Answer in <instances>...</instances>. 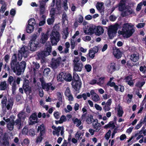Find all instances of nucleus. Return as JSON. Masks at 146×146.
<instances>
[{"label": "nucleus", "mask_w": 146, "mask_h": 146, "mask_svg": "<svg viewBox=\"0 0 146 146\" xmlns=\"http://www.w3.org/2000/svg\"><path fill=\"white\" fill-rule=\"evenodd\" d=\"M95 53L92 50L90 49L89 50V52L88 54V55L89 56V57L92 59H93L95 56Z\"/></svg>", "instance_id": "ea45409f"}, {"label": "nucleus", "mask_w": 146, "mask_h": 146, "mask_svg": "<svg viewBox=\"0 0 146 146\" xmlns=\"http://www.w3.org/2000/svg\"><path fill=\"white\" fill-rule=\"evenodd\" d=\"M119 27L120 25L117 23L109 26L108 29V33L110 39L112 38L115 36Z\"/></svg>", "instance_id": "423d86ee"}, {"label": "nucleus", "mask_w": 146, "mask_h": 146, "mask_svg": "<svg viewBox=\"0 0 146 146\" xmlns=\"http://www.w3.org/2000/svg\"><path fill=\"white\" fill-rule=\"evenodd\" d=\"M145 82H138L136 84V86L139 87H141L144 85Z\"/></svg>", "instance_id": "13d9d810"}, {"label": "nucleus", "mask_w": 146, "mask_h": 146, "mask_svg": "<svg viewBox=\"0 0 146 146\" xmlns=\"http://www.w3.org/2000/svg\"><path fill=\"white\" fill-rule=\"evenodd\" d=\"M86 31H85L84 32L86 33L89 34L90 33V34H93L94 33L95 34V27H89L88 29V32H86Z\"/></svg>", "instance_id": "2f4dec72"}, {"label": "nucleus", "mask_w": 146, "mask_h": 146, "mask_svg": "<svg viewBox=\"0 0 146 146\" xmlns=\"http://www.w3.org/2000/svg\"><path fill=\"white\" fill-rule=\"evenodd\" d=\"M93 120V116L90 115L88 116V117L86 119V122L87 123L89 124H91Z\"/></svg>", "instance_id": "a19ab883"}, {"label": "nucleus", "mask_w": 146, "mask_h": 146, "mask_svg": "<svg viewBox=\"0 0 146 146\" xmlns=\"http://www.w3.org/2000/svg\"><path fill=\"white\" fill-rule=\"evenodd\" d=\"M60 120L61 123H62L66 121V117L65 115H62L60 117Z\"/></svg>", "instance_id": "6e6d98bb"}, {"label": "nucleus", "mask_w": 146, "mask_h": 146, "mask_svg": "<svg viewBox=\"0 0 146 146\" xmlns=\"http://www.w3.org/2000/svg\"><path fill=\"white\" fill-rule=\"evenodd\" d=\"M18 118L22 120H24L26 117V113L23 111H21L17 114Z\"/></svg>", "instance_id": "393cba45"}, {"label": "nucleus", "mask_w": 146, "mask_h": 146, "mask_svg": "<svg viewBox=\"0 0 146 146\" xmlns=\"http://www.w3.org/2000/svg\"><path fill=\"white\" fill-rule=\"evenodd\" d=\"M105 78L104 77H101L98 80V82H97V84L100 86H102L104 82V80Z\"/></svg>", "instance_id": "f704fd0d"}, {"label": "nucleus", "mask_w": 146, "mask_h": 146, "mask_svg": "<svg viewBox=\"0 0 146 146\" xmlns=\"http://www.w3.org/2000/svg\"><path fill=\"white\" fill-rule=\"evenodd\" d=\"M126 1L125 0H121L119 4V9L120 11H122L125 9Z\"/></svg>", "instance_id": "a878e982"}, {"label": "nucleus", "mask_w": 146, "mask_h": 146, "mask_svg": "<svg viewBox=\"0 0 146 146\" xmlns=\"http://www.w3.org/2000/svg\"><path fill=\"white\" fill-rule=\"evenodd\" d=\"M72 85L74 89H77L78 87H80L81 85L80 81H76L73 80Z\"/></svg>", "instance_id": "4be33fe9"}, {"label": "nucleus", "mask_w": 146, "mask_h": 146, "mask_svg": "<svg viewBox=\"0 0 146 146\" xmlns=\"http://www.w3.org/2000/svg\"><path fill=\"white\" fill-rule=\"evenodd\" d=\"M103 28L100 26H98L95 27V34L97 36H100L104 33Z\"/></svg>", "instance_id": "dca6fc26"}, {"label": "nucleus", "mask_w": 146, "mask_h": 146, "mask_svg": "<svg viewBox=\"0 0 146 146\" xmlns=\"http://www.w3.org/2000/svg\"><path fill=\"white\" fill-rule=\"evenodd\" d=\"M46 18V15H43L42 16L41 19L42 20V21H40L39 23V26H42L45 23V20Z\"/></svg>", "instance_id": "58836bf2"}, {"label": "nucleus", "mask_w": 146, "mask_h": 146, "mask_svg": "<svg viewBox=\"0 0 146 146\" xmlns=\"http://www.w3.org/2000/svg\"><path fill=\"white\" fill-rule=\"evenodd\" d=\"M115 66V63L114 62L111 63L108 67L109 70V72L111 73L114 71L116 69Z\"/></svg>", "instance_id": "b1692460"}, {"label": "nucleus", "mask_w": 146, "mask_h": 146, "mask_svg": "<svg viewBox=\"0 0 146 146\" xmlns=\"http://www.w3.org/2000/svg\"><path fill=\"white\" fill-rule=\"evenodd\" d=\"M80 58L78 57H75L73 60L74 70L75 71H81L83 67V64L79 62Z\"/></svg>", "instance_id": "0eeeda50"}, {"label": "nucleus", "mask_w": 146, "mask_h": 146, "mask_svg": "<svg viewBox=\"0 0 146 146\" xmlns=\"http://www.w3.org/2000/svg\"><path fill=\"white\" fill-rule=\"evenodd\" d=\"M72 121L74 124L76 125L77 127H79V129L81 130L83 129V126L82 124V122L80 119L77 118H74L72 119Z\"/></svg>", "instance_id": "4468645a"}, {"label": "nucleus", "mask_w": 146, "mask_h": 146, "mask_svg": "<svg viewBox=\"0 0 146 146\" xmlns=\"http://www.w3.org/2000/svg\"><path fill=\"white\" fill-rule=\"evenodd\" d=\"M145 25V23H139L137 26V27L138 28H141L143 27Z\"/></svg>", "instance_id": "0e129e2a"}, {"label": "nucleus", "mask_w": 146, "mask_h": 146, "mask_svg": "<svg viewBox=\"0 0 146 146\" xmlns=\"http://www.w3.org/2000/svg\"><path fill=\"white\" fill-rule=\"evenodd\" d=\"M54 21V17L52 16L51 18L48 19L47 20V22L48 24L49 25H50L52 24Z\"/></svg>", "instance_id": "c03bdc74"}, {"label": "nucleus", "mask_w": 146, "mask_h": 146, "mask_svg": "<svg viewBox=\"0 0 146 146\" xmlns=\"http://www.w3.org/2000/svg\"><path fill=\"white\" fill-rule=\"evenodd\" d=\"M50 40L52 46L56 45L60 40V35L58 31L53 30L50 35Z\"/></svg>", "instance_id": "20e7f679"}, {"label": "nucleus", "mask_w": 146, "mask_h": 146, "mask_svg": "<svg viewBox=\"0 0 146 146\" xmlns=\"http://www.w3.org/2000/svg\"><path fill=\"white\" fill-rule=\"evenodd\" d=\"M104 3L102 2H98L96 5L97 9L102 15H104Z\"/></svg>", "instance_id": "f8f14e48"}, {"label": "nucleus", "mask_w": 146, "mask_h": 146, "mask_svg": "<svg viewBox=\"0 0 146 146\" xmlns=\"http://www.w3.org/2000/svg\"><path fill=\"white\" fill-rule=\"evenodd\" d=\"M3 141L2 142V145L3 146H9V142L6 140H3Z\"/></svg>", "instance_id": "4d7b16f0"}, {"label": "nucleus", "mask_w": 146, "mask_h": 146, "mask_svg": "<svg viewBox=\"0 0 146 146\" xmlns=\"http://www.w3.org/2000/svg\"><path fill=\"white\" fill-rule=\"evenodd\" d=\"M113 54L114 56L117 58L119 59L121 56V52L117 48H115L113 49Z\"/></svg>", "instance_id": "6ab92c4d"}, {"label": "nucleus", "mask_w": 146, "mask_h": 146, "mask_svg": "<svg viewBox=\"0 0 146 146\" xmlns=\"http://www.w3.org/2000/svg\"><path fill=\"white\" fill-rule=\"evenodd\" d=\"M73 78V80L76 81H80L79 77L78 74L76 73H74V74Z\"/></svg>", "instance_id": "49530a36"}, {"label": "nucleus", "mask_w": 146, "mask_h": 146, "mask_svg": "<svg viewBox=\"0 0 146 146\" xmlns=\"http://www.w3.org/2000/svg\"><path fill=\"white\" fill-rule=\"evenodd\" d=\"M29 125H33L39 122L38 120L37 114L36 113H33L30 116L29 118Z\"/></svg>", "instance_id": "9d476101"}, {"label": "nucleus", "mask_w": 146, "mask_h": 146, "mask_svg": "<svg viewBox=\"0 0 146 146\" xmlns=\"http://www.w3.org/2000/svg\"><path fill=\"white\" fill-rule=\"evenodd\" d=\"M10 64L12 69L14 73L17 72L18 75L23 72L26 67V62L25 61H22L20 63L17 62L16 54H14L12 56Z\"/></svg>", "instance_id": "f03ea898"}, {"label": "nucleus", "mask_w": 146, "mask_h": 146, "mask_svg": "<svg viewBox=\"0 0 146 146\" xmlns=\"http://www.w3.org/2000/svg\"><path fill=\"white\" fill-rule=\"evenodd\" d=\"M37 56L39 59H42L44 62H45L46 61V50L44 49L43 51H41L40 52H38L37 53Z\"/></svg>", "instance_id": "f3484780"}, {"label": "nucleus", "mask_w": 146, "mask_h": 146, "mask_svg": "<svg viewBox=\"0 0 146 146\" xmlns=\"http://www.w3.org/2000/svg\"><path fill=\"white\" fill-rule=\"evenodd\" d=\"M68 32H67V30H66L64 31L63 33V37L64 39H66L67 38L68 35Z\"/></svg>", "instance_id": "680f3d73"}, {"label": "nucleus", "mask_w": 146, "mask_h": 146, "mask_svg": "<svg viewBox=\"0 0 146 146\" xmlns=\"http://www.w3.org/2000/svg\"><path fill=\"white\" fill-rule=\"evenodd\" d=\"M55 88L50 83L46 84V91H48L50 90H53Z\"/></svg>", "instance_id": "e433bc0d"}, {"label": "nucleus", "mask_w": 146, "mask_h": 146, "mask_svg": "<svg viewBox=\"0 0 146 146\" xmlns=\"http://www.w3.org/2000/svg\"><path fill=\"white\" fill-rule=\"evenodd\" d=\"M140 71L143 73H146V67L145 66H141L139 68Z\"/></svg>", "instance_id": "3c124183"}, {"label": "nucleus", "mask_w": 146, "mask_h": 146, "mask_svg": "<svg viewBox=\"0 0 146 146\" xmlns=\"http://www.w3.org/2000/svg\"><path fill=\"white\" fill-rule=\"evenodd\" d=\"M52 47L50 45H49L46 48V56L50 54L51 52Z\"/></svg>", "instance_id": "79ce46f5"}, {"label": "nucleus", "mask_w": 146, "mask_h": 146, "mask_svg": "<svg viewBox=\"0 0 146 146\" xmlns=\"http://www.w3.org/2000/svg\"><path fill=\"white\" fill-rule=\"evenodd\" d=\"M60 113L58 112H55L54 113V115L56 119H58L60 117Z\"/></svg>", "instance_id": "bf43d9fd"}, {"label": "nucleus", "mask_w": 146, "mask_h": 146, "mask_svg": "<svg viewBox=\"0 0 146 146\" xmlns=\"http://www.w3.org/2000/svg\"><path fill=\"white\" fill-rule=\"evenodd\" d=\"M8 102L9 103L6 106V108L8 110L10 109L11 110L13 104V100H11L9 101H8Z\"/></svg>", "instance_id": "473e14b6"}, {"label": "nucleus", "mask_w": 146, "mask_h": 146, "mask_svg": "<svg viewBox=\"0 0 146 146\" xmlns=\"http://www.w3.org/2000/svg\"><path fill=\"white\" fill-rule=\"evenodd\" d=\"M40 2V15H43L45 13V7L46 4V0H41Z\"/></svg>", "instance_id": "9b49d317"}, {"label": "nucleus", "mask_w": 146, "mask_h": 146, "mask_svg": "<svg viewBox=\"0 0 146 146\" xmlns=\"http://www.w3.org/2000/svg\"><path fill=\"white\" fill-rule=\"evenodd\" d=\"M14 125V120L13 119L7 124V127L9 130L11 131L13 129Z\"/></svg>", "instance_id": "bb28decb"}, {"label": "nucleus", "mask_w": 146, "mask_h": 146, "mask_svg": "<svg viewBox=\"0 0 146 146\" xmlns=\"http://www.w3.org/2000/svg\"><path fill=\"white\" fill-rule=\"evenodd\" d=\"M111 131L110 130H109L106 134L105 136V138L107 140H108L109 139L111 135Z\"/></svg>", "instance_id": "864d4df0"}, {"label": "nucleus", "mask_w": 146, "mask_h": 146, "mask_svg": "<svg viewBox=\"0 0 146 146\" xmlns=\"http://www.w3.org/2000/svg\"><path fill=\"white\" fill-rule=\"evenodd\" d=\"M34 29V26L28 24L26 27V31L28 33H30L33 32Z\"/></svg>", "instance_id": "cd10ccee"}, {"label": "nucleus", "mask_w": 146, "mask_h": 146, "mask_svg": "<svg viewBox=\"0 0 146 146\" xmlns=\"http://www.w3.org/2000/svg\"><path fill=\"white\" fill-rule=\"evenodd\" d=\"M7 98L5 96L3 97L1 102V104H2V107L3 108H5L7 102Z\"/></svg>", "instance_id": "c9c22d12"}, {"label": "nucleus", "mask_w": 146, "mask_h": 146, "mask_svg": "<svg viewBox=\"0 0 146 146\" xmlns=\"http://www.w3.org/2000/svg\"><path fill=\"white\" fill-rule=\"evenodd\" d=\"M7 88L6 82L4 81L1 82L0 83V90H5Z\"/></svg>", "instance_id": "c85d7f7f"}, {"label": "nucleus", "mask_w": 146, "mask_h": 146, "mask_svg": "<svg viewBox=\"0 0 146 146\" xmlns=\"http://www.w3.org/2000/svg\"><path fill=\"white\" fill-rule=\"evenodd\" d=\"M133 26L130 24L125 23L123 24L121 31L119 30L118 33L122 35L124 38H128L131 36L135 32Z\"/></svg>", "instance_id": "7ed1b4c3"}, {"label": "nucleus", "mask_w": 146, "mask_h": 146, "mask_svg": "<svg viewBox=\"0 0 146 146\" xmlns=\"http://www.w3.org/2000/svg\"><path fill=\"white\" fill-rule=\"evenodd\" d=\"M65 73L61 72L59 74L57 77V79L59 82H62L64 80Z\"/></svg>", "instance_id": "7c9ffc66"}, {"label": "nucleus", "mask_w": 146, "mask_h": 146, "mask_svg": "<svg viewBox=\"0 0 146 146\" xmlns=\"http://www.w3.org/2000/svg\"><path fill=\"white\" fill-rule=\"evenodd\" d=\"M65 95L68 97V100L69 101H72L73 99V97L70 93V89L69 88H67L65 92Z\"/></svg>", "instance_id": "aec40b11"}, {"label": "nucleus", "mask_w": 146, "mask_h": 146, "mask_svg": "<svg viewBox=\"0 0 146 146\" xmlns=\"http://www.w3.org/2000/svg\"><path fill=\"white\" fill-rule=\"evenodd\" d=\"M46 43V33H42L41 35V38L40 41H30L28 46L23 45L19 50L18 54V59L21 60L23 56L27 58L29 56L30 51H35L37 48L41 47L42 44Z\"/></svg>", "instance_id": "f257e3e1"}, {"label": "nucleus", "mask_w": 146, "mask_h": 146, "mask_svg": "<svg viewBox=\"0 0 146 146\" xmlns=\"http://www.w3.org/2000/svg\"><path fill=\"white\" fill-rule=\"evenodd\" d=\"M6 6L7 5L6 4L5 2H4L1 7V11L3 13H4L6 9Z\"/></svg>", "instance_id": "de8ad7c7"}, {"label": "nucleus", "mask_w": 146, "mask_h": 146, "mask_svg": "<svg viewBox=\"0 0 146 146\" xmlns=\"http://www.w3.org/2000/svg\"><path fill=\"white\" fill-rule=\"evenodd\" d=\"M46 128L44 124L39 126L37 128V132L40 133L36 138V144L40 143L43 139L45 133Z\"/></svg>", "instance_id": "39448f33"}, {"label": "nucleus", "mask_w": 146, "mask_h": 146, "mask_svg": "<svg viewBox=\"0 0 146 146\" xmlns=\"http://www.w3.org/2000/svg\"><path fill=\"white\" fill-rule=\"evenodd\" d=\"M22 87L26 94H30L32 93V88L30 86V82L28 80L26 79L24 80Z\"/></svg>", "instance_id": "6e6552de"}, {"label": "nucleus", "mask_w": 146, "mask_h": 146, "mask_svg": "<svg viewBox=\"0 0 146 146\" xmlns=\"http://www.w3.org/2000/svg\"><path fill=\"white\" fill-rule=\"evenodd\" d=\"M57 98L59 101H61V102L62 101V95L60 92H58L57 93Z\"/></svg>", "instance_id": "8fccbe9b"}, {"label": "nucleus", "mask_w": 146, "mask_h": 146, "mask_svg": "<svg viewBox=\"0 0 146 146\" xmlns=\"http://www.w3.org/2000/svg\"><path fill=\"white\" fill-rule=\"evenodd\" d=\"M94 107L97 110L101 111L102 110V108L97 104H95Z\"/></svg>", "instance_id": "774afa93"}, {"label": "nucleus", "mask_w": 146, "mask_h": 146, "mask_svg": "<svg viewBox=\"0 0 146 146\" xmlns=\"http://www.w3.org/2000/svg\"><path fill=\"white\" fill-rule=\"evenodd\" d=\"M63 7L64 8V9L65 10H66L68 9V7L67 6V0H63Z\"/></svg>", "instance_id": "5fc2aeb1"}, {"label": "nucleus", "mask_w": 146, "mask_h": 146, "mask_svg": "<svg viewBox=\"0 0 146 146\" xmlns=\"http://www.w3.org/2000/svg\"><path fill=\"white\" fill-rule=\"evenodd\" d=\"M115 127L114 123L113 122H110L107 125H106L104 127L105 128H107L108 127L111 128L113 129Z\"/></svg>", "instance_id": "4c0bfd02"}, {"label": "nucleus", "mask_w": 146, "mask_h": 146, "mask_svg": "<svg viewBox=\"0 0 146 146\" xmlns=\"http://www.w3.org/2000/svg\"><path fill=\"white\" fill-rule=\"evenodd\" d=\"M28 134L29 135L33 136L35 134V131L33 129H30L28 132Z\"/></svg>", "instance_id": "09e8293b"}, {"label": "nucleus", "mask_w": 146, "mask_h": 146, "mask_svg": "<svg viewBox=\"0 0 146 146\" xmlns=\"http://www.w3.org/2000/svg\"><path fill=\"white\" fill-rule=\"evenodd\" d=\"M64 80L67 81H70L72 80V76L70 74H65Z\"/></svg>", "instance_id": "72a5a7b5"}, {"label": "nucleus", "mask_w": 146, "mask_h": 146, "mask_svg": "<svg viewBox=\"0 0 146 146\" xmlns=\"http://www.w3.org/2000/svg\"><path fill=\"white\" fill-rule=\"evenodd\" d=\"M122 13V15L123 17H125L131 14H135V13L133 10L131 8L126 9H124Z\"/></svg>", "instance_id": "2eb2a0df"}, {"label": "nucleus", "mask_w": 146, "mask_h": 146, "mask_svg": "<svg viewBox=\"0 0 146 146\" xmlns=\"http://www.w3.org/2000/svg\"><path fill=\"white\" fill-rule=\"evenodd\" d=\"M52 129L54 130L52 131V134L54 135H56L58 137L60 135V132L62 136H63L64 132V128L63 126H58L56 127L54 125L52 127Z\"/></svg>", "instance_id": "1a4fd4ad"}, {"label": "nucleus", "mask_w": 146, "mask_h": 146, "mask_svg": "<svg viewBox=\"0 0 146 146\" xmlns=\"http://www.w3.org/2000/svg\"><path fill=\"white\" fill-rule=\"evenodd\" d=\"M117 115L119 117H121L122 116L123 111L122 108L119 105H118L117 108Z\"/></svg>", "instance_id": "c756f323"}, {"label": "nucleus", "mask_w": 146, "mask_h": 146, "mask_svg": "<svg viewBox=\"0 0 146 146\" xmlns=\"http://www.w3.org/2000/svg\"><path fill=\"white\" fill-rule=\"evenodd\" d=\"M139 54L137 53H134L131 55L130 59L133 62L138 61L139 58Z\"/></svg>", "instance_id": "412c9836"}, {"label": "nucleus", "mask_w": 146, "mask_h": 146, "mask_svg": "<svg viewBox=\"0 0 146 146\" xmlns=\"http://www.w3.org/2000/svg\"><path fill=\"white\" fill-rule=\"evenodd\" d=\"M92 126L95 132L99 131L101 127L100 124L98 122V120L97 119H95L93 120Z\"/></svg>", "instance_id": "ddd939ff"}, {"label": "nucleus", "mask_w": 146, "mask_h": 146, "mask_svg": "<svg viewBox=\"0 0 146 146\" xmlns=\"http://www.w3.org/2000/svg\"><path fill=\"white\" fill-rule=\"evenodd\" d=\"M91 50H92V51L94 52L95 53H97L98 51L99 47L98 46H95L93 48H91Z\"/></svg>", "instance_id": "052dcab7"}, {"label": "nucleus", "mask_w": 146, "mask_h": 146, "mask_svg": "<svg viewBox=\"0 0 146 146\" xmlns=\"http://www.w3.org/2000/svg\"><path fill=\"white\" fill-rule=\"evenodd\" d=\"M116 18L115 16L113 15H111L109 17L110 21H114L116 20Z\"/></svg>", "instance_id": "69168bd1"}, {"label": "nucleus", "mask_w": 146, "mask_h": 146, "mask_svg": "<svg viewBox=\"0 0 146 146\" xmlns=\"http://www.w3.org/2000/svg\"><path fill=\"white\" fill-rule=\"evenodd\" d=\"M143 5L142 2H141L138 4L137 8L136 10L137 11H139L141 9V6Z\"/></svg>", "instance_id": "e2e57ef3"}, {"label": "nucleus", "mask_w": 146, "mask_h": 146, "mask_svg": "<svg viewBox=\"0 0 146 146\" xmlns=\"http://www.w3.org/2000/svg\"><path fill=\"white\" fill-rule=\"evenodd\" d=\"M28 22V24L33 25L34 26L35 24V19L33 18L30 19Z\"/></svg>", "instance_id": "37998d69"}, {"label": "nucleus", "mask_w": 146, "mask_h": 146, "mask_svg": "<svg viewBox=\"0 0 146 146\" xmlns=\"http://www.w3.org/2000/svg\"><path fill=\"white\" fill-rule=\"evenodd\" d=\"M40 80L41 83V86L42 88L44 89L46 88V82L44 81L43 78H40Z\"/></svg>", "instance_id": "a18cd8bd"}, {"label": "nucleus", "mask_w": 146, "mask_h": 146, "mask_svg": "<svg viewBox=\"0 0 146 146\" xmlns=\"http://www.w3.org/2000/svg\"><path fill=\"white\" fill-rule=\"evenodd\" d=\"M83 39V40L85 41H89L91 40V38L90 36H87L85 37H84Z\"/></svg>", "instance_id": "338daca9"}, {"label": "nucleus", "mask_w": 146, "mask_h": 146, "mask_svg": "<svg viewBox=\"0 0 146 146\" xmlns=\"http://www.w3.org/2000/svg\"><path fill=\"white\" fill-rule=\"evenodd\" d=\"M90 94L92 96V99L93 101L95 102H97L100 100L99 96L95 92L94 90H92L90 91Z\"/></svg>", "instance_id": "a211bd4d"}, {"label": "nucleus", "mask_w": 146, "mask_h": 146, "mask_svg": "<svg viewBox=\"0 0 146 146\" xmlns=\"http://www.w3.org/2000/svg\"><path fill=\"white\" fill-rule=\"evenodd\" d=\"M21 121V120L20 119L18 118L17 119H16L15 121H14V125H16L17 128L19 129H21V128L22 127Z\"/></svg>", "instance_id": "5701e85b"}, {"label": "nucleus", "mask_w": 146, "mask_h": 146, "mask_svg": "<svg viewBox=\"0 0 146 146\" xmlns=\"http://www.w3.org/2000/svg\"><path fill=\"white\" fill-rule=\"evenodd\" d=\"M85 68L87 71L88 72L91 71L92 69V66L90 64H87L85 66Z\"/></svg>", "instance_id": "603ef678"}]
</instances>
